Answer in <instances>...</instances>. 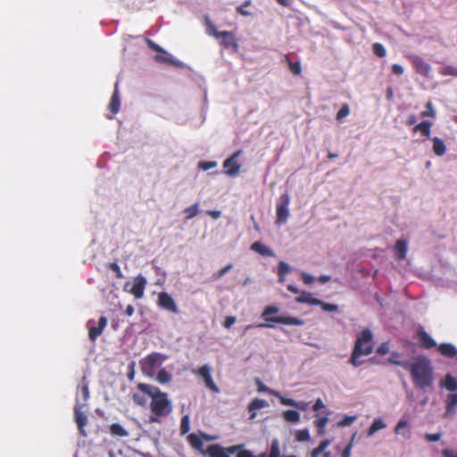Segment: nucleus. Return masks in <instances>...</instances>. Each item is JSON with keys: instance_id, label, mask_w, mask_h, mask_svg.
<instances>
[{"instance_id": "1", "label": "nucleus", "mask_w": 457, "mask_h": 457, "mask_svg": "<svg viewBox=\"0 0 457 457\" xmlns=\"http://www.w3.org/2000/svg\"><path fill=\"white\" fill-rule=\"evenodd\" d=\"M137 389L151 397L150 411L152 415L150 416V421L158 422L159 418L167 417L171 413L172 402L169 399L168 395L162 392L159 387L139 383Z\"/></svg>"}, {"instance_id": "2", "label": "nucleus", "mask_w": 457, "mask_h": 457, "mask_svg": "<svg viewBox=\"0 0 457 457\" xmlns=\"http://www.w3.org/2000/svg\"><path fill=\"white\" fill-rule=\"evenodd\" d=\"M405 369L411 374L416 387L425 389L434 384V370L431 361L424 356H417Z\"/></svg>"}, {"instance_id": "3", "label": "nucleus", "mask_w": 457, "mask_h": 457, "mask_svg": "<svg viewBox=\"0 0 457 457\" xmlns=\"http://www.w3.org/2000/svg\"><path fill=\"white\" fill-rule=\"evenodd\" d=\"M373 334L370 328H364L361 335L357 337L353 349L349 359V363L353 367H359L362 361H360L361 356L370 355L373 352Z\"/></svg>"}, {"instance_id": "4", "label": "nucleus", "mask_w": 457, "mask_h": 457, "mask_svg": "<svg viewBox=\"0 0 457 457\" xmlns=\"http://www.w3.org/2000/svg\"><path fill=\"white\" fill-rule=\"evenodd\" d=\"M279 312L278 307L275 305H268L265 307L262 312V318L265 320V323H259L257 325H248L245 329H249L251 328H273L272 323H280L285 325H293V326H303L304 321L301 319L295 317H271L270 315L276 314Z\"/></svg>"}, {"instance_id": "5", "label": "nucleus", "mask_w": 457, "mask_h": 457, "mask_svg": "<svg viewBox=\"0 0 457 457\" xmlns=\"http://www.w3.org/2000/svg\"><path fill=\"white\" fill-rule=\"evenodd\" d=\"M168 356L160 353H152L140 361V368L144 375L153 377L155 370L160 367Z\"/></svg>"}, {"instance_id": "6", "label": "nucleus", "mask_w": 457, "mask_h": 457, "mask_svg": "<svg viewBox=\"0 0 457 457\" xmlns=\"http://www.w3.org/2000/svg\"><path fill=\"white\" fill-rule=\"evenodd\" d=\"M289 203L290 197L287 193L280 195L276 208V222L278 224H284L287 222L289 216Z\"/></svg>"}, {"instance_id": "7", "label": "nucleus", "mask_w": 457, "mask_h": 457, "mask_svg": "<svg viewBox=\"0 0 457 457\" xmlns=\"http://www.w3.org/2000/svg\"><path fill=\"white\" fill-rule=\"evenodd\" d=\"M211 440H212V437L203 432H200L199 434L191 433L187 436V441L191 447L201 453L203 455H206V450L204 448V441Z\"/></svg>"}, {"instance_id": "8", "label": "nucleus", "mask_w": 457, "mask_h": 457, "mask_svg": "<svg viewBox=\"0 0 457 457\" xmlns=\"http://www.w3.org/2000/svg\"><path fill=\"white\" fill-rule=\"evenodd\" d=\"M242 150L236 151L232 155L227 158L223 162L225 173L228 176H236L239 173L241 164L237 162V158L241 155Z\"/></svg>"}, {"instance_id": "9", "label": "nucleus", "mask_w": 457, "mask_h": 457, "mask_svg": "<svg viewBox=\"0 0 457 457\" xmlns=\"http://www.w3.org/2000/svg\"><path fill=\"white\" fill-rule=\"evenodd\" d=\"M193 373L200 376L203 378L206 387L209 388L212 392L218 393L220 391L219 387L212 378L211 368L209 365L205 364L197 370H194Z\"/></svg>"}, {"instance_id": "10", "label": "nucleus", "mask_w": 457, "mask_h": 457, "mask_svg": "<svg viewBox=\"0 0 457 457\" xmlns=\"http://www.w3.org/2000/svg\"><path fill=\"white\" fill-rule=\"evenodd\" d=\"M158 305L162 309H164L168 312H170L172 313H178L179 309L178 306L173 299V297L166 293V292H161L158 295Z\"/></svg>"}, {"instance_id": "11", "label": "nucleus", "mask_w": 457, "mask_h": 457, "mask_svg": "<svg viewBox=\"0 0 457 457\" xmlns=\"http://www.w3.org/2000/svg\"><path fill=\"white\" fill-rule=\"evenodd\" d=\"M217 39L220 45L226 49L232 48L235 51L238 50V43L236 36L231 31H221Z\"/></svg>"}, {"instance_id": "12", "label": "nucleus", "mask_w": 457, "mask_h": 457, "mask_svg": "<svg viewBox=\"0 0 457 457\" xmlns=\"http://www.w3.org/2000/svg\"><path fill=\"white\" fill-rule=\"evenodd\" d=\"M146 279L142 275L134 278L133 284L129 292L136 298L140 299L144 295L145 287L146 286Z\"/></svg>"}, {"instance_id": "13", "label": "nucleus", "mask_w": 457, "mask_h": 457, "mask_svg": "<svg viewBox=\"0 0 457 457\" xmlns=\"http://www.w3.org/2000/svg\"><path fill=\"white\" fill-rule=\"evenodd\" d=\"M108 323L107 318L101 316L98 320L97 326H93L88 328V338L92 343H95L97 337L102 335Z\"/></svg>"}, {"instance_id": "14", "label": "nucleus", "mask_w": 457, "mask_h": 457, "mask_svg": "<svg viewBox=\"0 0 457 457\" xmlns=\"http://www.w3.org/2000/svg\"><path fill=\"white\" fill-rule=\"evenodd\" d=\"M416 337L419 339L420 346L424 349H431L436 345V341L423 328L417 331Z\"/></svg>"}, {"instance_id": "15", "label": "nucleus", "mask_w": 457, "mask_h": 457, "mask_svg": "<svg viewBox=\"0 0 457 457\" xmlns=\"http://www.w3.org/2000/svg\"><path fill=\"white\" fill-rule=\"evenodd\" d=\"M82 405L76 404L74 408V417L75 421L77 423V426L82 435L85 436L84 427L87 423V415L81 411Z\"/></svg>"}, {"instance_id": "16", "label": "nucleus", "mask_w": 457, "mask_h": 457, "mask_svg": "<svg viewBox=\"0 0 457 457\" xmlns=\"http://www.w3.org/2000/svg\"><path fill=\"white\" fill-rule=\"evenodd\" d=\"M411 62L418 73L426 77L428 76L431 69L430 65L428 62H426L421 57H412Z\"/></svg>"}, {"instance_id": "17", "label": "nucleus", "mask_w": 457, "mask_h": 457, "mask_svg": "<svg viewBox=\"0 0 457 457\" xmlns=\"http://www.w3.org/2000/svg\"><path fill=\"white\" fill-rule=\"evenodd\" d=\"M206 455L210 457H230L228 456L227 449L220 445H211L208 446Z\"/></svg>"}, {"instance_id": "18", "label": "nucleus", "mask_w": 457, "mask_h": 457, "mask_svg": "<svg viewBox=\"0 0 457 457\" xmlns=\"http://www.w3.org/2000/svg\"><path fill=\"white\" fill-rule=\"evenodd\" d=\"M250 248L252 251L256 252L262 256L272 257L275 255L274 252L270 248H269L260 241H256L253 244H252Z\"/></svg>"}, {"instance_id": "19", "label": "nucleus", "mask_w": 457, "mask_h": 457, "mask_svg": "<svg viewBox=\"0 0 457 457\" xmlns=\"http://www.w3.org/2000/svg\"><path fill=\"white\" fill-rule=\"evenodd\" d=\"M267 405V402L262 399L255 398L248 405V411L250 412V419L253 420L256 417V411Z\"/></svg>"}, {"instance_id": "20", "label": "nucleus", "mask_w": 457, "mask_h": 457, "mask_svg": "<svg viewBox=\"0 0 457 457\" xmlns=\"http://www.w3.org/2000/svg\"><path fill=\"white\" fill-rule=\"evenodd\" d=\"M330 445V440L325 439L320 442V444L312 450L311 453V457H319L321 453H323V457H330V453L326 452V449Z\"/></svg>"}, {"instance_id": "21", "label": "nucleus", "mask_w": 457, "mask_h": 457, "mask_svg": "<svg viewBox=\"0 0 457 457\" xmlns=\"http://www.w3.org/2000/svg\"><path fill=\"white\" fill-rule=\"evenodd\" d=\"M440 353L448 358H453L457 355V349L455 346L449 343L440 344L438 346Z\"/></svg>"}, {"instance_id": "22", "label": "nucleus", "mask_w": 457, "mask_h": 457, "mask_svg": "<svg viewBox=\"0 0 457 457\" xmlns=\"http://www.w3.org/2000/svg\"><path fill=\"white\" fill-rule=\"evenodd\" d=\"M295 301L299 303H308L311 305H318L320 303V300L314 298L309 292L303 291L299 296L296 297Z\"/></svg>"}, {"instance_id": "23", "label": "nucleus", "mask_w": 457, "mask_h": 457, "mask_svg": "<svg viewBox=\"0 0 457 457\" xmlns=\"http://www.w3.org/2000/svg\"><path fill=\"white\" fill-rule=\"evenodd\" d=\"M395 251L396 259L400 261L405 259L407 253V242L403 239L397 240L395 245Z\"/></svg>"}, {"instance_id": "24", "label": "nucleus", "mask_w": 457, "mask_h": 457, "mask_svg": "<svg viewBox=\"0 0 457 457\" xmlns=\"http://www.w3.org/2000/svg\"><path fill=\"white\" fill-rule=\"evenodd\" d=\"M431 127L432 122L428 120H423L420 123L417 124L413 128V132H420L422 135H424L427 137H430V132H431Z\"/></svg>"}, {"instance_id": "25", "label": "nucleus", "mask_w": 457, "mask_h": 457, "mask_svg": "<svg viewBox=\"0 0 457 457\" xmlns=\"http://www.w3.org/2000/svg\"><path fill=\"white\" fill-rule=\"evenodd\" d=\"M432 141H433V152L435 153V154L437 156L444 155L446 152V147H445V142L437 137H433Z\"/></svg>"}, {"instance_id": "26", "label": "nucleus", "mask_w": 457, "mask_h": 457, "mask_svg": "<svg viewBox=\"0 0 457 457\" xmlns=\"http://www.w3.org/2000/svg\"><path fill=\"white\" fill-rule=\"evenodd\" d=\"M118 85L116 84L115 85V89L113 91V94L112 96V98H111V101H110V104H109V109L110 111L113 113V114H116L119 110H120V98H119V95H118Z\"/></svg>"}, {"instance_id": "27", "label": "nucleus", "mask_w": 457, "mask_h": 457, "mask_svg": "<svg viewBox=\"0 0 457 457\" xmlns=\"http://www.w3.org/2000/svg\"><path fill=\"white\" fill-rule=\"evenodd\" d=\"M400 358H401V354L398 352H393V353H391V356L388 359V362L391 364L400 366L405 370L407 368V366L409 365L410 361H401Z\"/></svg>"}, {"instance_id": "28", "label": "nucleus", "mask_w": 457, "mask_h": 457, "mask_svg": "<svg viewBox=\"0 0 457 457\" xmlns=\"http://www.w3.org/2000/svg\"><path fill=\"white\" fill-rule=\"evenodd\" d=\"M285 62L288 64L290 71L294 75H300L302 73V65L300 62H293L288 55L284 56Z\"/></svg>"}, {"instance_id": "29", "label": "nucleus", "mask_w": 457, "mask_h": 457, "mask_svg": "<svg viewBox=\"0 0 457 457\" xmlns=\"http://www.w3.org/2000/svg\"><path fill=\"white\" fill-rule=\"evenodd\" d=\"M110 432L112 436L124 437L129 435L127 430L119 423H113L110 426Z\"/></svg>"}, {"instance_id": "30", "label": "nucleus", "mask_w": 457, "mask_h": 457, "mask_svg": "<svg viewBox=\"0 0 457 457\" xmlns=\"http://www.w3.org/2000/svg\"><path fill=\"white\" fill-rule=\"evenodd\" d=\"M443 386L449 391L454 392L457 390V379L451 374H447L445 378Z\"/></svg>"}, {"instance_id": "31", "label": "nucleus", "mask_w": 457, "mask_h": 457, "mask_svg": "<svg viewBox=\"0 0 457 457\" xmlns=\"http://www.w3.org/2000/svg\"><path fill=\"white\" fill-rule=\"evenodd\" d=\"M172 379V375L168 372L165 369H161L156 375V380L160 384H166L170 382Z\"/></svg>"}, {"instance_id": "32", "label": "nucleus", "mask_w": 457, "mask_h": 457, "mask_svg": "<svg viewBox=\"0 0 457 457\" xmlns=\"http://www.w3.org/2000/svg\"><path fill=\"white\" fill-rule=\"evenodd\" d=\"M284 419L288 422L296 423L300 420V413L295 410H287L283 412Z\"/></svg>"}, {"instance_id": "33", "label": "nucleus", "mask_w": 457, "mask_h": 457, "mask_svg": "<svg viewBox=\"0 0 457 457\" xmlns=\"http://www.w3.org/2000/svg\"><path fill=\"white\" fill-rule=\"evenodd\" d=\"M205 26H206V33L209 36L214 37L217 38L221 31L217 30L216 27L212 24V21L209 17H205Z\"/></svg>"}, {"instance_id": "34", "label": "nucleus", "mask_w": 457, "mask_h": 457, "mask_svg": "<svg viewBox=\"0 0 457 457\" xmlns=\"http://www.w3.org/2000/svg\"><path fill=\"white\" fill-rule=\"evenodd\" d=\"M457 405V394H450L446 400V413L454 412Z\"/></svg>"}, {"instance_id": "35", "label": "nucleus", "mask_w": 457, "mask_h": 457, "mask_svg": "<svg viewBox=\"0 0 457 457\" xmlns=\"http://www.w3.org/2000/svg\"><path fill=\"white\" fill-rule=\"evenodd\" d=\"M328 422V419L327 417H320L315 420V426L317 427L319 435L325 434V428Z\"/></svg>"}, {"instance_id": "36", "label": "nucleus", "mask_w": 457, "mask_h": 457, "mask_svg": "<svg viewBox=\"0 0 457 457\" xmlns=\"http://www.w3.org/2000/svg\"><path fill=\"white\" fill-rule=\"evenodd\" d=\"M385 427H386V424L383 422V420L380 419H377L370 425V427L369 428V435H373L375 432H377L379 429L384 428Z\"/></svg>"}, {"instance_id": "37", "label": "nucleus", "mask_w": 457, "mask_h": 457, "mask_svg": "<svg viewBox=\"0 0 457 457\" xmlns=\"http://www.w3.org/2000/svg\"><path fill=\"white\" fill-rule=\"evenodd\" d=\"M290 272V267L285 262H279L278 263V277L280 281L284 280V276Z\"/></svg>"}, {"instance_id": "38", "label": "nucleus", "mask_w": 457, "mask_h": 457, "mask_svg": "<svg viewBox=\"0 0 457 457\" xmlns=\"http://www.w3.org/2000/svg\"><path fill=\"white\" fill-rule=\"evenodd\" d=\"M373 54L378 57H385L386 54V48L381 43H374L372 46Z\"/></svg>"}, {"instance_id": "39", "label": "nucleus", "mask_w": 457, "mask_h": 457, "mask_svg": "<svg viewBox=\"0 0 457 457\" xmlns=\"http://www.w3.org/2000/svg\"><path fill=\"white\" fill-rule=\"evenodd\" d=\"M190 430V420L188 415H185L181 419L180 432L182 435H186Z\"/></svg>"}, {"instance_id": "40", "label": "nucleus", "mask_w": 457, "mask_h": 457, "mask_svg": "<svg viewBox=\"0 0 457 457\" xmlns=\"http://www.w3.org/2000/svg\"><path fill=\"white\" fill-rule=\"evenodd\" d=\"M251 4H252L251 0H245L241 5L237 7V12L243 16H245V17L250 16V15H252V13L250 12H248L245 8L250 6Z\"/></svg>"}, {"instance_id": "41", "label": "nucleus", "mask_w": 457, "mask_h": 457, "mask_svg": "<svg viewBox=\"0 0 457 457\" xmlns=\"http://www.w3.org/2000/svg\"><path fill=\"white\" fill-rule=\"evenodd\" d=\"M187 219L190 220L198 214V204H195L185 210Z\"/></svg>"}, {"instance_id": "42", "label": "nucleus", "mask_w": 457, "mask_h": 457, "mask_svg": "<svg viewBox=\"0 0 457 457\" xmlns=\"http://www.w3.org/2000/svg\"><path fill=\"white\" fill-rule=\"evenodd\" d=\"M233 265L231 263L224 266L220 269L217 273L212 275V279L218 280L221 278L227 272H228L232 269Z\"/></svg>"}, {"instance_id": "43", "label": "nucleus", "mask_w": 457, "mask_h": 457, "mask_svg": "<svg viewBox=\"0 0 457 457\" xmlns=\"http://www.w3.org/2000/svg\"><path fill=\"white\" fill-rule=\"evenodd\" d=\"M295 438L299 442H305L310 439V434L307 429L298 430L295 435Z\"/></svg>"}, {"instance_id": "44", "label": "nucleus", "mask_w": 457, "mask_h": 457, "mask_svg": "<svg viewBox=\"0 0 457 457\" xmlns=\"http://www.w3.org/2000/svg\"><path fill=\"white\" fill-rule=\"evenodd\" d=\"M350 112L349 106L347 104H344L341 107V109L337 113V120H341L342 119L345 118Z\"/></svg>"}, {"instance_id": "45", "label": "nucleus", "mask_w": 457, "mask_h": 457, "mask_svg": "<svg viewBox=\"0 0 457 457\" xmlns=\"http://www.w3.org/2000/svg\"><path fill=\"white\" fill-rule=\"evenodd\" d=\"M146 45L147 46L153 50V51H155V52H158V53H161V54H166V52L165 50L161 47L159 45H157L156 43H154L153 40L151 39H146Z\"/></svg>"}, {"instance_id": "46", "label": "nucleus", "mask_w": 457, "mask_h": 457, "mask_svg": "<svg viewBox=\"0 0 457 457\" xmlns=\"http://www.w3.org/2000/svg\"><path fill=\"white\" fill-rule=\"evenodd\" d=\"M426 111L421 112V117H431L434 118L436 116V112L433 109V104L431 102H428L426 104Z\"/></svg>"}, {"instance_id": "47", "label": "nucleus", "mask_w": 457, "mask_h": 457, "mask_svg": "<svg viewBox=\"0 0 457 457\" xmlns=\"http://www.w3.org/2000/svg\"><path fill=\"white\" fill-rule=\"evenodd\" d=\"M354 438H355V434L353 435L351 441L348 443V445L343 450V452L341 453V457H351V453H352V448L353 445Z\"/></svg>"}, {"instance_id": "48", "label": "nucleus", "mask_w": 457, "mask_h": 457, "mask_svg": "<svg viewBox=\"0 0 457 457\" xmlns=\"http://www.w3.org/2000/svg\"><path fill=\"white\" fill-rule=\"evenodd\" d=\"M108 268L111 270H112L113 272H115V275H116L117 278H123L122 271H121V270H120V266L118 265L117 262H111V263H109Z\"/></svg>"}, {"instance_id": "49", "label": "nucleus", "mask_w": 457, "mask_h": 457, "mask_svg": "<svg viewBox=\"0 0 457 457\" xmlns=\"http://www.w3.org/2000/svg\"><path fill=\"white\" fill-rule=\"evenodd\" d=\"M226 449H227L228 456H230V454H234V453L237 454L239 452L245 450L244 448V445H235L227 447Z\"/></svg>"}, {"instance_id": "50", "label": "nucleus", "mask_w": 457, "mask_h": 457, "mask_svg": "<svg viewBox=\"0 0 457 457\" xmlns=\"http://www.w3.org/2000/svg\"><path fill=\"white\" fill-rule=\"evenodd\" d=\"M408 422L406 420H400L395 426V432L398 435L403 434V429L406 428Z\"/></svg>"}, {"instance_id": "51", "label": "nucleus", "mask_w": 457, "mask_h": 457, "mask_svg": "<svg viewBox=\"0 0 457 457\" xmlns=\"http://www.w3.org/2000/svg\"><path fill=\"white\" fill-rule=\"evenodd\" d=\"M154 60L158 62H162V63H168V64L175 63L174 61L170 57L163 55V54H156L154 56Z\"/></svg>"}, {"instance_id": "52", "label": "nucleus", "mask_w": 457, "mask_h": 457, "mask_svg": "<svg viewBox=\"0 0 457 457\" xmlns=\"http://www.w3.org/2000/svg\"><path fill=\"white\" fill-rule=\"evenodd\" d=\"M198 166L203 170H211V169L216 167L217 166V162H216L203 161V162H199Z\"/></svg>"}, {"instance_id": "53", "label": "nucleus", "mask_w": 457, "mask_h": 457, "mask_svg": "<svg viewBox=\"0 0 457 457\" xmlns=\"http://www.w3.org/2000/svg\"><path fill=\"white\" fill-rule=\"evenodd\" d=\"M318 305H320L321 309L323 311H326V312H334V311L337 310V305L332 304V303H324L322 301H320V303H319Z\"/></svg>"}, {"instance_id": "54", "label": "nucleus", "mask_w": 457, "mask_h": 457, "mask_svg": "<svg viewBox=\"0 0 457 457\" xmlns=\"http://www.w3.org/2000/svg\"><path fill=\"white\" fill-rule=\"evenodd\" d=\"M389 352L388 342L382 343L377 349V353L380 355H385Z\"/></svg>"}, {"instance_id": "55", "label": "nucleus", "mask_w": 457, "mask_h": 457, "mask_svg": "<svg viewBox=\"0 0 457 457\" xmlns=\"http://www.w3.org/2000/svg\"><path fill=\"white\" fill-rule=\"evenodd\" d=\"M132 399L133 402L139 406H144L146 403L145 399L138 394H134Z\"/></svg>"}, {"instance_id": "56", "label": "nucleus", "mask_w": 457, "mask_h": 457, "mask_svg": "<svg viewBox=\"0 0 457 457\" xmlns=\"http://www.w3.org/2000/svg\"><path fill=\"white\" fill-rule=\"evenodd\" d=\"M442 435L440 433H436V434H429V433H427L425 435V438L427 441L428 442H436V441H439L440 438H441Z\"/></svg>"}, {"instance_id": "57", "label": "nucleus", "mask_w": 457, "mask_h": 457, "mask_svg": "<svg viewBox=\"0 0 457 457\" xmlns=\"http://www.w3.org/2000/svg\"><path fill=\"white\" fill-rule=\"evenodd\" d=\"M80 391H81V395H82V400L84 402L87 401L88 398H89V390H88L87 385V384H83L80 386Z\"/></svg>"}, {"instance_id": "58", "label": "nucleus", "mask_w": 457, "mask_h": 457, "mask_svg": "<svg viewBox=\"0 0 457 457\" xmlns=\"http://www.w3.org/2000/svg\"><path fill=\"white\" fill-rule=\"evenodd\" d=\"M281 403L284 405L300 407V404L298 403H296L295 400L290 399V398H282Z\"/></svg>"}, {"instance_id": "59", "label": "nucleus", "mask_w": 457, "mask_h": 457, "mask_svg": "<svg viewBox=\"0 0 457 457\" xmlns=\"http://www.w3.org/2000/svg\"><path fill=\"white\" fill-rule=\"evenodd\" d=\"M355 420V417L346 416L344 420L338 422L341 427L349 426Z\"/></svg>"}, {"instance_id": "60", "label": "nucleus", "mask_w": 457, "mask_h": 457, "mask_svg": "<svg viewBox=\"0 0 457 457\" xmlns=\"http://www.w3.org/2000/svg\"><path fill=\"white\" fill-rule=\"evenodd\" d=\"M235 322H236V318L235 317L228 316V317H226V319L224 320L223 326L226 328H229L232 325L235 324Z\"/></svg>"}, {"instance_id": "61", "label": "nucleus", "mask_w": 457, "mask_h": 457, "mask_svg": "<svg viewBox=\"0 0 457 457\" xmlns=\"http://www.w3.org/2000/svg\"><path fill=\"white\" fill-rule=\"evenodd\" d=\"M302 279L303 283L306 285L312 284L314 281V278L312 275L305 272L302 273Z\"/></svg>"}, {"instance_id": "62", "label": "nucleus", "mask_w": 457, "mask_h": 457, "mask_svg": "<svg viewBox=\"0 0 457 457\" xmlns=\"http://www.w3.org/2000/svg\"><path fill=\"white\" fill-rule=\"evenodd\" d=\"M443 74L457 76V69L448 66L444 69Z\"/></svg>"}, {"instance_id": "63", "label": "nucleus", "mask_w": 457, "mask_h": 457, "mask_svg": "<svg viewBox=\"0 0 457 457\" xmlns=\"http://www.w3.org/2000/svg\"><path fill=\"white\" fill-rule=\"evenodd\" d=\"M392 71L396 75H402L403 73V68L400 64L395 63L392 66Z\"/></svg>"}, {"instance_id": "64", "label": "nucleus", "mask_w": 457, "mask_h": 457, "mask_svg": "<svg viewBox=\"0 0 457 457\" xmlns=\"http://www.w3.org/2000/svg\"><path fill=\"white\" fill-rule=\"evenodd\" d=\"M443 457H457V452L450 449H445L442 451Z\"/></svg>"}]
</instances>
